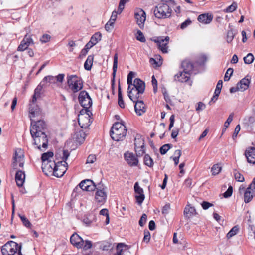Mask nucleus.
Wrapping results in <instances>:
<instances>
[{
	"instance_id": "9b49d317",
	"label": "nucleus",
	"mask_w": 255,
	"mask_h": 255,
	"mask_svg": "<svg viewBox=\"0 0 255 255\" xmlns=\"http://www.w3.org/2000/svg\"><path fill=\"white\" fill-rule=\"evenodd\" d=\"M134 17L136 20V23L141 29L144 28V22L146 20L145 12L140 8H137L135 10Z\"/></svg>"
},
{
	"instance_id": "3c124183",
	"label": "nucleus",
	"mask_w": 255,
	"mask_h": 255,
	"mask_svg": "<svg viewBox=\"0 0 255 255\" xmlns=\"http://www.w3.org/2000/svg\"><path fill=\"white\" fill-rule=\"evenodd\" d=\"M134 148L144 146V140L141 138H135Z\"/></svg>"
},
{
	"instance_id": "a18cd8bd",
	"label": "nucleus",
	"mask_w": 255,
	"mask_h": 255,
	"mask_svg": "<svg viewBox=\"0 0 255 255\" xmlns=\"http://www.w3.org/2000/svg\"><path fill=\"white\" fill-rule=\"evenodd\" d=\"M234 175L235 179L239 182H243L244 181V177L242 174L239 173L238 171L235 170L234 171Z\"/></svg>"
},
{
	"instance_id": "5fc2aeb1",
	"label": "nucleus",
	"mask_w": 255,
	"mask_h": 255,
	"mask_svg": "<svg viewBox=\"0 0 255 255\" xmlns=\"http://www.w3.org/2000/svg\"><path fill=\"white\" fill-rule=\"evenodd\" d=\"M92 244L90 241L83 240V244H82V246L80 247V248H83L84 250H87L92 247Z\"/></svg>"
},
{
	"instance_id": "bf43d9fd",
	"label": "nucleus",
	"mask_w": 255,
	"mask_h": 255,
	"mask_svg": "<svg viewBox=\"0 0 255 255\" xmlns=\"http://www.w3.org/2000/svg\"><path fill=\"white\" fill-rule=\"evenodd\" d=\"M135 151L138 156H141L145 153L144 146L135 148Z\"/></svg>"
},
{
	"instance_id": "393cba45",
	"label": "nucleus",
	"mask_w": 255,
	"mask_h": 255,
	"mask_svg": "<svg viewBox=\"0 0 255 255\" xmlns=\"http://www.w3.org/2000/svg\"><path fill=\"white\" fill-rule=\"evenodd\" d=\"M25 174L24 171L18 170L15 174V181L18 187H22L25 182Z\"/></svg>"
},
{
	"instance_id": "1a4fd4ad",
	"label": "nucleus",
	"mask_w": 255,
	"mask_h": 255,
	"mask_svg": "<svg viewBox=\"0 0 255 255\" xmlns=\"http://www.w3.org/2000/svg\"><path fill=\"white\" fill-rule=\"evenodd\" d=\"M79 103L84 108H89L92 105V101L88 93L85 91H81L78 97Z\"/></svg>"
},
{
	"instance_id": "052dcab7",
	"label": "nucleus",
	"mask_w": 255,
	"mask_h": 255,
	"mask_svg": "<svg viewBox=\"0 0 255 255\" xmlns=\"http://www.w3.org/2000/svg\"><path fill=\"white\" fill-rule=\"evenodd\" d=\"M191 23L192 21H191V20L188 19L181 24L180 28L181 29H184L186 28H187L189 25H190L191 24Z\"/></svg>"
},
{
	"instance_id": "f8f14e48",
	"label": "nucleus",
	"mask_w": 255,
	"mask_h": 255,
	"mask_svg": "<svg viewBox=\"0 0 255 255\" xmlns=\"http://www.w3.org/2000/svg\"><path fill=\"white\" fill-rule=\"evenodd\" d=\"M96 201L100 205H103L106 200L107 193L106 188L101 189L100 187L96 188V191L95 196Z\"/></svg>"
},
{
	"instance_id": "72a5a7b5",
	"label": "nucleus",
	"mask_w": 255,
	"mask_h": 255,
	"mask_svg": "<svg viewBox=\"0 0 255 255\" xmlns=\"http://www.w3.org/2000/svg\"><path fill=\"white\" fill-rule=\"evenodd\" d=\"M196 213V210L193 207L187 205L184 210V215L188 217L194 215Z\"/></svg>"
},
{
	"instance_id": "680f3d73",
	"label": "nucleus",
	"mask_w": 255,
	"mask_h": 255,
	"mask_svg": "<svg viewBox=\"0 0 255 255\" xmlns=\"http://www.w3.org/2000/svg\"><path fill=\"white\" fill-rule=\"evenodd\" d=\"M147 220V215L145 214H143L139 221V224L140 226L142 227L144 225Z\"/></svg>"
},
{
	"instance_id": "412c9836",
	"label": "nucleus",
	"mask_w": 255,
	"mask_h": 255,
	"mask_svg": "<svg viewBox=\"0 0 255 255\" xmlns=\"http://www.w3.org/2000/svg\"><path fill=\"white\" fill-rule=\"evenodd\" d=\"M70 242L74 246L80 248L83 244V239L76 233H74L70 237Z\"/></svg>"
},
{
	"instance_id": "de8ad7c7",
	"label": "nucleus",
	"mask_w": 255,
	"mask_h": 255,
	"mask_svg": "<svg viewBox=\"0 0 255 255\" xmlns=\"http://www.w3.org/2000/svg\"><path fill=\"white\" fill-rule=\"evenodd\" d=\"M134 76V73L132 71H130L128 75L127 83L128 84V86H129V88H130L132 87V79Z\"/></svg>"
},
{
	"instance_id": "79ce46f5",
	"label": "nucleus",
	"mask_w": 255,
	"mask_h": 255,
	"mask_svg": "<svg viewBox=\"0 0 255 255\" xmlns=\"http://www.w3.org/2000/svg\"><path fill=\"white\" fill-rule=\"evenodd\" d=\"M86 136L85 133L83 131L81 130L77 134V140L79 142H82L84 141Z\"/></svg>"
},
{
	"instance_id": "8fccbe9b",
	"label": "nucleus",
	"mask_w": 255,
	"mask_h": 255,
	"mask_svg": "<svg viewBox=\"0 0 255 255\" xmlns=\"http://www.w3.org/2000/svg\"><path fill=\"white\" fill-rule=\"evenodd\" d=\"M46 81L47 82L53 83V84H56V78L55 76H51V75H48L47 76H45L43 79V82Z\"/></svg>"
},
{
	"instance_id": "338daca9",
	"label": "nucleus",
	"mask_w": 255,
	"mask_h": 255,
	"mask_svg": "<svg viewBox=\"0 0 255 255\" xmlns=\"http://www.w3.org/2000/svg\"><path fill=\"white\" fill-rule=\"evenodd\" d=\"M96 157L95 155H93V154L90 155L87 159L86 164L93 163L96 161Z\"/></svg>"
},
{
	"instance_id": "9d476101",
	"label": "nucleus",
	"mask_w": 255,
	"mask_h": 255,
	"mask_svg": "<svg viewBox=\"0 0 255 255\" xmlns=\"http://www.w3.org/2000/svg\"><path fill=\"white\" fill-rule=\"evenodd\" d=\"M239 192L240 194L244 193V202L248 203L252 200L255 190L249 186L246 189L243 185H241L239 188Z\"/></svg>"
},
{
	"instance_id": "dca6fc26",
	"label": "nucleus",
	"mask_w": 255,
	"mask_h": 255,
	"mask_svg": "<svg viewBox=\"0 0 255 255\" xmlns=\"http://www.w3.org/2000/svg\"><path fill=\"white\" fill-rule=\"evenodd\" d=\"M169 37L166 36L165 37H158L155 42L157 43L159 48L164 53L167 52V44L169 42Z\"/></svg>"
},
{
	"instance_id": "f03ea898",
	"label": "nucleus",
	"mask_w": 255,
	"mask_h": 255,
	"mask_svg": "<svg viewBox=\"0 0 255 255\" xmlns=\"http://www.w3.org/2000/svg\"><path fill=\"white\" fill-rule=\"evenodd\" d=\"M127 134L126 126L120 122L115 123L110 130V136L115 141L123 140Z\"/></svg>"
},
{
	"instance_id": "603ef678",
	"label": "nucleus",
	"mask_w": 255,
	"mask_h": 255,
	"mask_svg": "<svg viewBox=\"0 0 255 255\" xmlns=\"http://www.w3.org/2000/svg\"><path fill=\"white\" fill-rule=\"evenodd\" d=\"M233 73V69L231 68H229L227 69L224 78L225 81H228L230 80V77Z\"/></svg>"
},
{
	"instance_id": "69168bd1",
	"label": "nucleus",
	"mask_w": 255,
	"mask_h": 255,
	"mask_svg": "<svg viewBox=\"0 0 255 255\" xmlns=\"http://www.w3.org/2000/svg\"><path fill=\"white\" fill-rule=\"evenodd\" d=\"M51 38V36L48 34H43L42 37H41L40 40V41L43 43H45L47 42H48Z\"/></svg>"
},
{
	"instance_id": "4d7b16f0",
	"label": "nucleus",
	"mask_w": 255,
	"mask_h": 255,
	"mask_svg": "<svg viewBox=\"0 0 255 255\" xmlns=\"http://www.w3.org/2000/svg\"><path fill=\"white\" fill-rule=\"evenodd\" d=\"M233 117H234L233 113H231L229 115L227 120L225 122L224 125V127H225V129H226V128L229 127L230 124L233 121Z\"/></svg>"
},
{
	"instance_id": "423d86ee",
	"label": "nucleus",
	"mask_w": 255,
	"mask_h": 255,
	"mask_svg": "<svg viewBox=\"0 0 255 255\" xmlns=\"http://www.w3.org/2000/svg\"><path fill=\"white\" fill-rule=\"evenodd\" d=\"M45 127L46 124L43 120H38L35 121L34 119H31L30 130L31 136L45 134L44 132Z\"/></svg>"
},
{
	"instance_id": "0e129e2a",
	"label": "nucleus",
	"mask_w": 255,
	"mask_h": 255,
	"mask_svg": "<svg viewBox=\"0 0 255 255\" xmlns=\"http://www.w3.org/2000/svg\"><path fill=\"white\" fill-rule=\"evenodd\" d=\"M233 193V188L231 186H229L227 190L224 193L223 196L225 198H228L231 196Z\"/></svg>"
},
{
	"instance_id": "58836bf2",
	"label": "nucleus",
	"mask_w": 255,
	"mask_h": 255,
	"mask_svg": "<svg viewBox=\"0 0 255 255\" xmlns=\"http://www.w3.org/2000/svg\"><path fill=\"white\" fill-rule=\"evenodd\" d=\"M118 104L121 108H125V103L123 99L121 90L120 86H119L118 88Z\"/></svg>"
},
{
	"instance_id": "864d4df0",
	"label": "nucleus",
	"mask_w": 255,
	"mask_h": 255,
	"mask_svg": "<svg viewBox=\"0 0 255 255\" xmlns=\"http://www.w3.org/2000/svg\"><path fill=\"white\" fill-rule=\"evenodd\" d=\"M171 146L169 144H166L162 145L160 148V153L162 155L165 154L170 148Z\"/></svg>"
},
{
	"instance_id": "aec40b11",
	"label": "nucleus",
	"mask_w": 255,
	"mask_h": 255,
	"mask_svg": "<svg viewBox=\"0 0 255 255\" xmlns=\"http://www.w3.org/2000/svg\"><path fill=\"white\" fill-rule=\"evenodd\" d=\"M56 165V162L54 161L48 162L45 163H42V169L44 173L48 175L49 174H52L54 175V170Z\"/></svg>"
},
{
	"instance_id": "49530a36",
	"label": "nucleus",
	"mask_w": 255,
	"mask_h": 255,
	"mask_svg": "<svg viewBox=\"0 0 255 255\" xmlns=\"http://www.w3.org/2000/svg\"><path fill=\"white\" fill-rule=\"evenodd\" d=\"M136 38L141 42H145L146 41L145 38L143 33L140 30H138L137 31Z\"/></svg>"
},
{
	"instance_id": "bb28decb",
	"label": "nucleus",
	"mask_w": 255,
	"mask_h": 255,
	"mask_svg": "<svg viewBox=\"0 0 255 255\" xmlns=\"http://www.w3.org/2000/svg\"><path fill=\"white\" fill-rule=\"evenodd\" d=\"M190 75L186 72H179L174 76V80L180 82H187L190 78Z\"/></svg>"
},
{
	"instance_id": "c9c22d12",
	"label": "nucleus",
	"mask_w": 255,
	"mask_h": 255,
	"mask_svg": "<svg viewBox=\"0 0 255 255\" xmlns=\"http://www.w3.org/2000/svg\"><path fill=\"white\" fill-rule=\"evenodd\" d=\"M41 86H38L35 89L34 94L32 97V101L33 102H35L38 98L40 97L41 91Z\"/></svg>"
},
{
	"instance_id": "b1692460",
	"label": "nucleus",
	"mask_w": 255,
	"mask_h": 255,
	"mask_svg": "<svg viewBox=\"0 0 255 255\" xmlns=\"http://www.w3.org/2000/svg\"><path fill=\"white\" fill-rule=\"evenodd\" d=\"M93 182L89 179H86L81 181L79 184V187L82 190L87 191H92L94 188V186H92L93 184Z\"/></svg>"
},
{
	"instance_id": "37998d69",
	"label": "nucleus",
	"mask_w": 255,
	"mask_h": 255,
	"mask_svg": "<svg viewBox=\"0 0 255 255\" xmlns=\"http://www.w3.org/2000/svg\"><path fill=\"white\" fill-rule=\"evenodd\" d=\"M221 170V167L218 164L214 165L211 169L212 173L214 175L219 174Z\"/></svg>"
},
{
	"instance_id": "4468645a",
	"label": "nucleus",
	"mask_w": 255,
	"mask_h": 255,
	"mask_svg": "<svg viewBox=\"0 0 255 255\" xmlns=\"http://www.w3.org/2000/svg\"><path fill=\"white\" fill-rule=\"evenodd\" d=\"M134 189L136 202L139 205H141L145 199L143 190L139 186L138 182H136L135 183L134 185Z\"/></svg>"
},
{
	"instance_id": "ddd939ff",
	"label": "nucleus",
	"mask_w": 255,
	"mask_h": 255,
	"mask_svg": "<svg viewBox=\"0 0 255 255\" xmlns=\"http://www.w3.org/2000/svg\"><path fill=\"white\" fill-rule=\"evenodd\" d=\"M82 112L83 111H81L78 115V123L81 128L86 129L89 127L92 121L89 116H85Z\"/></svg>"
},
{
	"instance_id": "2f4dec72",
	"label": "nucleus",
	"mask_w": 255,
	"mask_h": 255,
	"mask_svg": "<svg viewBox=\"0 0 255 255\" xmlns=\"http://www.w3.org/2000/svg\"><path fill=\"white\" fill-rule=\"evenodd\" d=\"M53 156V153L52 152H47L42 154L41 156V160L42 163H45L48 162L52 161L51 160Z\"/></svg>"
},
{
	"instance_id": "0eeeda50",
	"label": "nucleus",
	"mask_w": 255,
	"mask_h": 255,
	"mask_svg": "<svg viewBox=\"0 0 255 255\" xmlns=\"http://www.w3.org/2000/svg\"><path fill=\"white\" fill-rule=\"evenodd\" d=\"M24 151L21 148H17L15 150L12 163V167L17 169L18 167H23L24 164Z\"/></svg>"
},
{
	"instance_id": "6ab92c4d",
	"label": "nucleus",
	"mask_w": 255,
	"mask_h": 255,
	"mask_svg": "<svg viewBox=\"0 0 255 255\" xmlns=\"http://www.w3.org/2000/svg\"><path fill=\"white\" fill-rule=\"evenodd\" d=\"M143 93H140L138 89H135L134 87L129 88L128 86V94L129 99L135 102V101L139 100L141 98V96Z\"/></svg>"
},
{
	"instance_id": "a211bd4d",
	"label": "nucleus",
	"mask_w": 255,
	"mask_h": 255,
	"mask_svg": "<svg viewBox=\"0 0 255 255\" xmlns=\"http://www.w3.org/2000/svg\"><path fill=\"white\" fill-rule=\"evenodd\" d=\"M127 163L130 166H135L138 164V159L133 153L127 152L124 154Z\"/></svg>"
},
{
	"instance_id": "774afa93",
	"label": "nucleus",
	"mask_w": 255,
	"mask_h": 255,
	"mask_svg": "<svg viewBox=\"0 0 255 255\" xmlns=\"http://www.w3.org/2000/svg\"><path fill=\"white\" fill-rule=\"evenodd\" d=\"M55 77L56 78V83H62L63 82L65 75L64 74H59L57 76Z\"/></svg>"
},
{
	"instance_id": "5701e85b",
	"label": "nucleus",
	"mask_w": 255,
	"mask_h": 255,
	"mask_svg": "<svg viewBox=\"0 0 255 255\" xmlns=\"http://www.w3.org/2000/svg\"><path fill=\"white\" fill-rule=\"evenodd\" d=\"M134 103L135 111L138 115L141 116L146 112L145 105L142 100H137Z\"/></svg>"
},
{
	"instance_id": "a19ab883",
	"label": "nucleus",
	"mask_w": 255,
	"mask_h": 255,
	"mask_svg": "<svg viewBox=\"0 0 255 255\" xmlns=\"http://www.w3.org/2000/svg\"><path fill=\"white\" fill-rule=\"evenodd\" d=\"M254 59V57L252 53H249L244 58V61L245 64H249L252 63Z\"/></svg>"
},
{
	"instance_id": "a878e982",
	"label": "nucleus",
	"mask_w": 255,
	"mask_h": 255,
	"mask_svg": "<svg viewBox=\"0 0 255 255\" xmlns=\"http://www.w3.org/2000/svg\"><path fill=\"white\" fill-rule=\"evenodd\" d=\"M213 18V16L211 14L204 13L200 14L198 17V20L201 23L205 24H208L211 23Z\"/></svg>"
},
{
	"instance_id": "f704fd0d",
	"label": "nucleus",
	"mask_w": 255,
	"mask_h": 255,
	"mask_svg": "<svg viewBox=\"0 0 255 255\" xmlns=\"http://www.w3.org/2000/svg\"><path fill=\"white\" fill-rule=\"evenodd\" d=\"M102 34L100 32L95 33L91 38L90 41L95 45L101 39Z\"/></svg>"
},
{
	"instance_id": "cd10ccee",
	"label": "nucleus",
	"mask_w": 255,
	"mask_h": 255,
	"mask_svg": "<svg viewBox=\"0 0 255 255\" xmlns=\"http://www.w3.org/2000/svg\"><path fill=\"white\" fill-rule=\"evenodd\" d=\"M138 89L140 93H144L145 88L144 82L140 79L136 78L134 80L133 84H132V87Z\"/></svg>"
},
{
	"instance_id": "13d9d810",
	"label": "nucleus",
	"mask_w": 255,
	"mask_h": 255,
	"mask_svg": "<svg viewBox=\"0 0 255 255\" xmlns=\"http://www.w3.org/2000/svg\"><path fill=\"white\" fill-rule=\"evenodd\" d=\"M151 238L150 232L148 230H145L144 232V238L143 241L146 243H149Z\"/></svg>"
},
{
	"instance_id": "4c0bfd02",
	"label": "nucleus",
	"mask_w": 255,
	"mask_h": 255,
	"mask_svg": "<svg viewBox=\"0 0 255 255\" xmlns=\"http://www.w3.org/2000/svg\"><path fill=\"white\" fill-rule=\"evenodd\" d=\"M239 228L238 226L233 227L227 234V238L229 239L236 235L238 232Z\"/></svg>"
},
{
	"instance_id": "39448f33",
	"label": "nucleus",
	"mask_w": 255,
	"mask_h": 255,
	"mask_svg": "<svg viewBox=\"0 0 255 255\" xmlns=\"http://www.w3.org/2000/svg\"><path fill=\"white\" fill-rule=\"evenodd\" d=\"M21 250V245L13 241H10L2 247L1 252L3 255H14L17 252L19 255H22Z\"/></svg>"
},
{
	"instance_id": "e433bc0d",
	"label": "nucleus",
	"mask_w": 255,
	"mask_h": 255,
	"mask_svg": "<svg viewBox=\"0 0 255 255\" xmlns=\"http://www.w3.org/2000/svg\"><path fill=\"white\" fill-rule=\"evenodd\" d=\"M144 163L146 166L149 167H151L153 165V160L148 154L145 155L144 157Z\"/></svg>"
},
{
	"instance_id": "4be33fe9",
	"label": "nucleus",
	"mask_w": 255,
	"mask_h": 255,
	"mask_svg": "<svg viewBox=\"0 0 255 255\" xmlns=\"http://www.w3.org/2000/svg\"><path fill=\"white\" fill-rule=\"evenodd\" d=\"M245 155L249 163H255V148L250 147L246 149Z\"/></svg>"
},
{
	"instance_id": "2eb2a0df",
	"label": "nucleus",
	"mask_w": 255,
	"mask_h": 255,
	"mask_svg": "<svg viewBox=\"0 0 255 255\" xmlns=\"http://www.w3.org/2000/svg\"><path fill=\"white\" fill-rule=\"evenodd\" d=\"M33 40L31 36L28 34L25 35L23 40L21 41L20 45L17 48V51H23L27 49L28 47L33 44Z\"/></svg>"
},
{
	"instance_id": "c85d7f7f",
	"label": "nucleus",
	"mask_w": 255,
	"mask_h": 255,
	"mask_svg": "<svg viewBox=\"0 0 255 255\" xmlns=\"http://www.w3.org/2000/svg\"><path fill=\"white\" fill-rule=\"evenodd\" d=\"M181 66L183 68V71L190 75L193 69V64L189 60H184L182 62Z\"/></svg>"
},
{
	"instance_id": "20e7f679",
	"label": "nucleus",
	"mask_w": 255,
	"mask_h": 255,
	"mask_svg": "<svg viewBox=\"0 0 255 255\" xmlns=\"http://www.w3.org/2000/svg\"><path fill=\"white\" fill-rule=\"evenodd\" d=\"M66 79L68 89L73 93H76L83 88V81L78 76L67 75Z\"/></svg>"
},
{
	"instance_id": "c756f323",
	"label": "nucleus",
	"mask_w": 255,
	"mask_h": 255,
	"mask_svg": "<svg viewBox=\"0 0 255 255\" xmlns=\"http://www.w3.org/2000/svg\"><path fill=\"white\" fill-rule=\"evenodd\" d=\"M250 83V78L248 76H246L244 78L241 79L238 83V86L240 87L241 91H244L247 89Z\"/></svg>"
},
{
	"instance_id": "7c9ffc66",
	"label": "nucleus",
	"mask_w": 255,
	"mask_h": 255,
	"mask_svg": "<svg viewBox=\"0 0 255 255\" xmlns=\"http://www.w3.org/2000/svg\"><path fill=\"white\" fill-rule=\"evenodd\" d=\"M126 245L122 243H118L116 246V252L113 255H122L123 253L126 250Z\"/></svg>"
},
{
	"instance_id": "7ed1b4c3",
	"label": "nucleus",
	"mask_w": 255,
	"mask_h": 255,
	"mask_svg": "<svg viewBox=\"0 0 255 255\" xmlns=\"http://www.w3.org/2000/svg\"><path fill=\"white\" fill-rule=\"evenodd\" d=\"M70 153L67 150L63 151L62 160L56 162V165L54 170V176L57 177H62L67 170L68 164L66 162Z\"/></svg>"
},
{
	"instance_id": "09e8293b",
	"label": "nucleus",
	"mask_w": 255,
	"mask_h": 255,
	"mask_svg": "<svg viewBox=\"0 0 255 255\" xmlns=\"http://www.w3.org/2000/svg\"><path fill=\"white\" fill-rule=\"evenodd\" d=\"M129 0H120L119 7L118 8V12L121 13L125 7V4L128 2Z\"/></svg>"
},
{
	"instance_id": "f3484780",
	"label": "nucleus",
	"mask_w": 255,
	"mask_h": 255,
	"mask_svg": "<svg viewBox=\"0 0 255 255\" xmlns=\"http://www.w3.org/2000/svg\"><path fill=\"white\" fill-rule=\"evenodd\" d=\"M42 117V113L40 108L32 101L29 106V117L30 119H34L36 117Z\"/></svg>"
},
{
	"instance_id": "ea45409f",
	"label": "nucleus",
	"mask_w": 255,
	"mask_h": 255,
	"mask_svg": "<svg viewBox=\"0 0 255 255\" xmlns=\"http://www.w3.org/2000/svg\"><path fill=\"white\" fill-rule=\"evenodd\" d=\"M118 54L116 53L114 55V62H113V77H115V75H116V71H117V67H118Z\"/></svg>"
},
{
	"instance_id": "473e14b6",
	"label": "nucleus",
	"mask_w": 255,
	"mask_h": 255,
	"mask_svg": "<svg viewBox=\"0 0 255 255\" xmlns=\"http://www.w3.org/2000/svg\"><path fill=\"white\" fill-rule=\"evenodd\" d=\"M93 55H90L88 56L84 64V68L86 70L89 71L91 69V67L93 65Z\"/></svg>"
},
{
	"instance_id": "f257e3e1",
	"label": "nucleus",
	"mask_w": 255,
	"mask_h": 255,
	"mask_svg": "<svg viewBox=\"0 0 255 255\" xmlns=\"http://www.w3.org/2000/svg\"><path fill=\"white\" fill-rule=\"evenodd\" d=\"M175 5L173 0H161L154 8V16L158 19L170 18L172 14V8Z\"/></svg>"
},
{
	"instance_id": "c03bdc74",
	"label": "nucleus",
	"mask_w": 255,
	"mask_h": 255,
	"mask_svg": "<svg viewBox=\"0 0 255 255\" xmlns=\"http://www.w3.org/2000/svg\"><path fill=\"white\" fill-rule=\"evenodd\" d=\"M19 217L20 218L23 225L26 227H30L31 224L30 221L27 219L24 215H19Z\"/></svg>"
},
{
	"instance_id": "6e6d98bb",
	"label": "nucleus",
	"mask_w": 255,
	"mask_h": 255,
	"mask_svg": "<svg viewBox=\"0 0 255 255\" xmlns=\"http://www.w3.org/2000/svg\"><path fill=\"white\" fill-rule=\"evenodd\" d=\"M234 37V33L232 30H229L227 34V41L228 43H230L233 40Z\"/></svg>"
},
{
	"instance_id": "e2e57ef3",
	"label": "nucleus",
	"mask_w": 255,
	"mask_h": 255,
	"mask_svg": "<svg viewBox=\"0 0 255 255\" xmlns=\"http://www.w3.org/2000/svg\"><path fill=\"white\" fill-rule=\"evenodd\" d=\"M207 61V57L205 55H201L198 61H197V63L199 65H203L205 64V63Z\"/></svg>"
},
{
	"instance_id": "6e6552de",
	"label": "nucleus",
	"mask_w": 255,
	"mask_h": 255,
	"mask_svg": "<svg viewBox=\"0 0 255 255\" xmlns=\"http://www.w3.org/2000/svg\"><path fill=\"white\" fill-rule=\"evenodd\" d=\"M31 136L34 140V144L39 149L42 150L41 147L44 149L47 148L48 140L45 134L33 135Z\"/></svg>"
}]
</instances>
